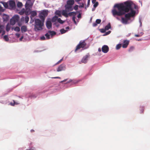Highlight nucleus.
<instances>
[{
    "label": "nucleus",
    "mask_w": 150,
    "mask_h": 150,
    "mask_svg": "<svg viewBox=\"0 0 150 150\" xmlns=\"http://www.w3.org/2000/svg\"><path fill=\"white\" fill-rule=\"evenodd\" d=\"M45 36L46 37L47 39H50V35L48 33H47L45 34Z\"/></svg>",
    "instance_id": "obj_35"
},
{
    "label": "nucleus",
    "mask_w": 150,
    "mask_h": 150,
    "mask_svg": "<svg viewBox=\"0 0 150 150\" xmlns=\"http://www.w3.org/2000/svg\"><path fill=\"white\" fill-rule=\"evenodd\" d=\"M10 26H9L8 25H7L6 27V31L8 32V31L10 30Z\"/></svg>",
    "instance_id": "obj_37"
},
{
    "label": "nucleus",
    "mask_w": 150,
    "mask_h": 150,
    "mask_svg": "<svg viewBox=\"0 0 150 150\" xmlns=\"http://www.w3.org/2000/svg\"><path fill=\"white\" fill-rule=\"evenodd\" d=\"M66 28L67 29H68L69 28V26H68V27H66Z\"/></svg>",
    "instance_id": "obj_60"
},
{
    "label": "nucleus",
    "mask_w": 150,
    "mask_h": 150,
    "mask_svg": "<svg viewBox=\"0 0 150 150\" xmlns=\"http://www.w3.org/2000/svg\"><path fill=\"white\" fill-rule=\"evenodd\" d=\"M90 3V0H88V5H89Z\"/></svg>",
    "instance_id": "obj_56"
},
{
    "label": "nucleus",
    "mask_w": 150,
    "mask_h": 150,
    "mask_svg": "<svg viewBox=\"0 0 150 150\" xmlns=\"http://www.w3.org/2000/svg\"><path fill=\"white\" fill-rule=\"evenodd\" d=\"M18 25H19V26H21V24H18Z\"/></svg>",
    "instance_id": "obj_64"
},
{
    "label": "nucleus",
    "mask_w": 150,
    "mask_h": 150,
    "mask_svg": "<svg viewBox=\"0 0 150 150\" xmlns=\"http://www.w3.org/2000/svg\"><path fill=\"white\" fill-rule=\"evenodd\" d=\"M78 6L77 5H76L73 8V9H74L75 10H77L78 9Z\"/></svg>",
    "instance_id": "obj_40"
},
{
    "label": "nucleus",
    "mask_w": 150,
    "mask_h": 150,
    "mask_svg": "<svg viewBox=\"0 0 150 150\" xmlns=\"http://www.w3.org/2000/svg\"><path fill=\"white\" fill-rule=\"evenodd\" d=\"M13 103H10V105L12 106H14L15 105H18L19 104L18 102H16L14 100H13Z\"/></svg>",
    "instance_id": "obj_28"
},
{
    "label": "nucleus",
    "mask_w": 150,
    "mask_h": 150,
    "mask_svg": "<svg viewBox=\"0 0 150 150\" xmlns=\"http://www.w3.org/2000/svg\"><path fill=\"white\" fill-rule=\"evenodd\" d=\"M101 22V20L100 19H97L96 20V23L97 24H100Z\"/></svg>",
    "instance_id": "obj_39"
},
{
    "label": "nucleus",
    "mask_w": 150,
    "mask_h": 150,
    "mask_svg": "<svg viewBox=\"0 0 150 150\" xmlns=\"http://www.w3.org/2000/svg\"><path fill=\"white\" fill-rule=\"evenodd\" d=\"M111 28V25L110 23H109L108 25L105 26V31H103V32H104L105 30H108L110 28Z\"/></svg>",
    "instance_id": "obj_19"
},
{
    "label": "nucleus",
    "mask_w": 150,
    "mask_h": 150,
    "mask_svg": "<svg viewBox=\"0 0 150 150\" xmlns=\"http://www.w3.org/2000/svg\"><path fill=\"white\" fill-rule=\"evenodd\" d=\"M93 27L96 26L97 25V23H94L93 24Z\"/></svg>",
    "instance_id": "obj_47"
},
{
    "label": "nucleus",
    "mask_w": 150,
    "mask_h": 150,
    "mask_svg": "<svg viewBox=\"0 0 150 150\" xmlns=\"http://www.w3.org/2000/svg\"><path fill=\"white\" fill-rule=\"evenodd\" d=\"M66 69V65L65 64H61L57 69V72L60 71L64 70Z\"/></svg>",
    "instance_id": "obj_6"
},
{
    "label": "nucleus",
    "mask_w": 150,
    "mask_h": 150,
    "mask_svg": "<svg viewBox=\"0 0 150 150\" xmlns=\"http://www.w3.org/2000/svg\"><path fill=\"white\" fill-rule=\"evenodd\" d=\"M13 29L14 31L16 32H19L20 30V28L18 26L16 27Z\"/></svg>",
    "instance_id": "obj_27"
},
{
    "label": "nucleus",
    "mask_w": 150,
    "mask_h": 150,
    "mask_svg": "<svg viewBox=\"0 0 150 150\" xmlns=\"http://www.w3.org/2000/svg\"><path fill=\"white\" fill-rule=\"evenodd\" d=\"M110 32H111V31H108V32H107L106 33L105 35H108L110 33Z\"/></svg>",
    "instance_id": "obj_50"
},
{
    "label": "nucleus",
    "mask_w": 150,
    "mask_h": 150,
    "mask_svg": "<svg viewBox=\"0 0 150 150\" xmlns=\"http://www.w3.org/2000/svg\"><path fill=\"white\" fill-rule=\"evenodd\" d=\"M98 2H97L96 3H95V4H94V5H93V6L94 7H96L98 6Z\"/></svg>",
    "instance_id": "obj_44"
},
{
    "label": "nucleus",
    "mask_w": 150,
    "mask_h": 150,
    "mask_svg": "<svg viewBox=\"0 0 150 150\" xmlns=\"http://www.w3.org/2000/svg\"><path fill=\"white\" fill-rule=\"evenodd\" d=\"M3 18L4 21H7L8 20L9 17L7 15L4 14L3 15Z\"/></svg>",
    "instance_id": "obj_16"
},
{
    "label": "nucleus",
    "mask_w": 150,
    "mask_h": 150,
    "mask_svg": "<svg viewBox=\"0 0 150 150\" xmlns=\"http://www.w3.org/2000/svg\"><path fill=\"white\" fill-rule=\"evenodd\" d=\"M55 13L56 15H58L59 17H61L62 16L61 12L59 11H56Z\"/></svg>",
    "instance_id": "obj_25"
},
{
    "label": "nucleus",
    "mask_w": 150,
    "mask_h": 150,
    "mask_svg": "<svg viewBox=\"0 0 150 150\" xmlns=\"http://www.w3.org/2000/svg\"><path fill=\"white\" fill-rule=\"evenodd\" d=\"M3 8L1 6H0V11H3Z\"/></svg>",
    "instance_id": "obj_51"
},
{
    "label": "nucleus",
    "mask_w": 150,
    "mask_h": 150,
    "mask_svg": "<svg viewBox=\"0 0 150 150\" xmlns=\"http://www.w3.org/2000/svg\"><path fill=\"white\" fill-rule=\"evenodd\" d=\"M16 22L12 18L10 20V23L12 25H14L15 24Z\"/></svg>",
    "instance_id": "obj_22"
},
{
    "label": "nucleus",
    "mask_w": 150,
    "mask_h": 150,
    "mask_svg": "<svg viewBox=\"0 0 150 150\" xmlns=\"http://www.w3.org/2000/svg\"><path fill=\"white\" fill-rule=\"evenodd\" d=\"M9 5L10 8L13 9L15 8V3L14 1L11 0L9 1Z\"/></svg>",
    "instance_id": "obj_10"
},
{
    "label": "nucleus",
    "mask_w": 150,
    "mask_h": 150,
    "mask_svg": "<svg viewBox=\"0 0 150 150\" xmlns=\"http://www.w3.org/2000/svg\"><path fill=\"white\" fill-rule=\"evenodd\" d=\"M55 25H56V26L58 27L59 26V24H57V23H55Z\"/></svg>",
    "instance_id": "obj_55"
},
{
    "label": "nucleus",
    "mask_w": 150,
    "mask_h": 150,
    "mask_svg": "<svg viewBox=\"0 0 150 150\" xmlns=\"http://www.w3.org/2000/svg\"><path fill=\"white\" fill-rule=\"evenodd\" d=\"M58 18V16H55L52 18L51 21L52 22H55L57 20V21Z\"/></svg>",
    "instance_id": "obj_20"
},
{
    "label": "nucleus",
    "mask_w": 150,
    "mask_h": 150,
    "mask_svg": "<svg viewBox=\"0 0 150 150\" xmlns=\"http://www.w3.org/2000/svg\"><path fill=\"white\" fill-rule=\"evenodd\" d=\"M129 41L127 40H124L122 47L123 48H126L129 44Z\"/></svg>",
    "instance_id": "obj_11"
},
{
    "label": "nucleus",
    "mask_w": 150,
    "mask_h": 150,
    "mask_svg": "<svg viewBox=\"0 0 150 150\" xmlns=\"http://www.w3.org/2000/svg\"><path fill=\"white\" fill-rule=\"evenodd\" d=\"M96 0H92V3L93 4H95L96 3Z\"/></svg>",
    "instance_id": "obj_53"
},
{
    "label": "nucleus",
    "mask_w": 150,
    "mask_h": 150,
    "mask_svg": "<svg viewBox=\"0 0 150 150\" xmlns=\"http://www.w3.org/2000/svg\"><path fill=\"white\" fill-rule=\"evenodd\" d=\"M40 40H45V38L44 36L41 37L40 38Z\"/></svg>",
    "instance_id": "obj_43"
},
{
    "label": "nucleus",
    "mask_w": 150,
    "mask_h": 150,
    "mask_svg": "<svg viewBox=\"0 0 150 150\" xmlns=\"http://www.w3.org/2000/svg\"><path fill=\"white\" fill-rule=\"evenodd\" d=\"M31 16H30V18L32 19L37 14V12L35 11H31L30 12Z\"/></svg>",
    "instance_id": "obj_15"
},
{
    "label": "nucleus",
    "mask_w": 150,
    "mask_h": 150,
    "mask_svg": "<svg viewBox=\"0 0 150 150\" xmlns=\"http://www.w3.org/2000/svg\"><path fill=\"white\" fill-rule=\"evenodd\" d=\"M29 21V17L26 16L25 18V23H27Z\"/></svg>",
    "instance_id": "obj_31"
},
{
    "label": "nucleus",
    "mask_w": 150,
    "mask_h": 150,
    "mask_svg": "<svg viewBox=\"0 0 150 150\" xmlns=\"http://www.w3.org/2000/svg\"><path fill=\"white\" fill-rule=\"evenodd\" d=\"M115 7L117 8L118 11L115 9L112 10V13L114 16H121L130 11V12L126 14L125 15V17L129 19L135 15L136 11L133 8L137 9V6L131 1H127L123 3L116 4Z\"/></svg>",
    "instance_id": "obj_1"
},
{
    "label": "nucleus",
    "mask_w": 150,
    "mask_h": 150,
    "mask_svg": "<svg viewBox=\"0 0 150 150\" xmlns=\"http://www.w3.org/2000/svg\"><path fill=\"white\" fill-rule=\"evenodd\" d=\"M86 44L84 41L82 42L80 41L79 44L76 46V49L75 50V52H76L78 50L81 48H84L86 45Z\"/></svg>",
    "instance_id": "obj_5"
},
{
    "label": "nucleus",
    "mask_w": 150,
    "mask_h": 150,
    "mask_svg": "<svg viewBox=\"0 0 150 150\" xmlns=\"http://www.w3.org/2000/svg\"><path fill=\"white\" fill-rule=\"evenodd\" d=\"M26 150H35V149L34 147H33L29 149H27Z\"/></svg>",
    "instance_id": "obj_46"
},
{
    "label": "nucleus",
    "mask_w": 150,
    "mask_h": 150,
    "mask_svg": "<svg viewBox=\"0 0 150 150\" xmlns=\"http://www.w3.org/2000/svg\"><path fill=\"white\" fill-rule=\"evenodd\" d=\"M60 31L61 32L62 34H63L66 33L67 31V30H65L64 29H62L60 30Z\"/></svg>",
    "instance_id": "obj_36"
},
{
    "label": "nucleus",
    "mask_w": 150,
    "mask_h": 150,
    "mask_svg": "<svg viewBox=\"0 0 150 150\" xmlns=\"http://www.w3.org/2000/svg\"><path fill=\"white\" fill-rule=\"evenodd\" d=\"M39 17L42 20V21H43L44 22V21L45 18V16L41 15V14L40 13Z\"/></svg>",
    "instance_id": "obj_24"
},
{
    "label": "nucleus",
    "mask_w": 150,
    "mask_h": 150,
    "mask_svg": "<svg viewBox=\"0 0 150 150\" xmlns=\"http://www.w3.org/2000/svg\"><path fill=\"white\" fill-rule=\"evenodd\" d=\"M57 21L59 23L61 24H62L64 22V21L62 20L60 18H58L57 20Z\"/></svg>",
    "instance_id": "obj_33"
},
{
    "label": "nucleus",
    "mask_w": 150,
    "mask_h": 150,
    "mask_svg": "<svg viewBox=\"0 0 150 150\" xmlns=\"http://www.w3.org/2000/svg\"><path fill=\"white\" fill-rule=\"evenodd\" d=\"M25 9L24 8L22 9L20 11H19V13L21 15H23L24 13H25Z\"/></svg>",
    "instance_id": "obj_23"
},
{
    "label": "nucleus",
    "mask_w": 150,
    "mask_h": 150,
    "mask_svg": "<svg viewBox=\"0 0 150 150\" xmlns=\"http://www.w3.org/2000/svg\"><path fill=\"white\" fill-rule=\"evenodd\" d=\"M1 3L3 4L5 8H7L8 7V4L7 3L4 2H1Z\"/></svg>",
    "instance_id": "obj_26"
},
{
    "label": "nucleus",
    "mask_w": 150,
    "mask_h": 150,
    "mask_svg": "<svg viewBox=\"0 0 150 150\" xmlns=\"http://www.w3.org/2000/svg\"><path fill=\"white\" fill-rule=\"evenodd\" d=\"M72 19V20L74 21V23H75L76 24V22L75 21L76 17H75V16H73Z\"/></svg>",
    "instance_id": "obj_41"
},
{
    "label": "nucleus",
    "mask_w": 150,
    "mask_h": 150,
    "mask_svg": "<svg viewBox=\"0 0 150 150\" xmlns=\"http://www.w3.org/2000/svg\"><path fill=\"white\" fill-rule=\"evenodd\" d=\"M66 14H67V16L64 15L63 14H62L63 16L67 18L69 16H75L76 14V13L74 12H69L68 13H66Z\"/></svg>",
    "instance_id": "obj_9"
},
{
    "label": "nucleus",
    "mask_w": 150,
    "mask_h": 150,
    "mask_svg": "<svg viewBox=\"0 0 150 150\" xmlns=\"http://www.w3.org/2000/svg\"><path fill=\"white\" fill-rule=\"evenodd\" d=\"M101 51V50L100 48H98V51L99 52H100Z\"/></svg>",
    "instance_id": "obj_57"
},
{
    "label": "nucleus",
    "mask_w": 150,
    "mask_h": 150,
    "mask_svg": "<svg viewBox=\"0 0 150 150\" xmlns=\"http://www.w3.org/2000/svg\"><path fill=\"white\" fill-rule=\"evenodd\" d=\"M66 80H67V79L64 80H63V81H62V82H65L66 81Z\"/></svg>",
    "instance_id": "obj_62"
},
{
    "label": "nucleus",
    "mask_w": 150,
    "mask_h": 150,
    "mask_svg": "<svg viewBox=\"0 0 150 150\" xmlns=\"http://www.w3.org/2000/svg\"><path fill=\"white\" fill-rule=\"evenodd\" d=\"M128 21V19L124 18H122V23L125 24H127Z\"/></svg>",
    "instance_id": "obj_21"
},
{
    "label": "nucleus",
    "mask_w": 150,
    "mask_h": 150,
    "mask_svg": "<svg viewBox=\"0 0 150 150\" xmlns=\"http://www.w3.org/2000/svg\"><path fill=\"white\" fill-rule=\"evenodd\" d=\"M52 78H53V79H59V78H60V77H52Z\"/></svg>",
    "instance_id": "obj_54"
},
{
    "label": "nucleus",
    "mask_w": 150,
    "mask_h": 150,
    "mask_svg": "<svg viewBox=\"0 0 150 150\" xmlns=\"http://www.w3.org/2000/svg\"><path fill=\"white\" fill-rule=\"evenodd\" d=\"M5 34V32L4 31V32H3V33H2V35L4 34Z\"/></svg>",
    "instance_id": "obj_61"
},
{
    "label": "nucleus",
    "mask_w": 150,
    "mask_h": 150,
    "mask_svg": "<svg viewBox=\"0 0 150 150\" xmlns=\"http://www.w3.org/2000/svg\"><path fill=\"white\" fill-rule=\"evenodd\" d=\"M31 0H27L25 4V14L27 16L29 15L30 13L31 10L30 8H28V7H32L34 1L32 2Z\"/></svg>",
    "instance_id": "obj_3"
},
{
    "label": "nucleus",
    "mask_w": 150,
    "mask_h": 150,
    "mask_svg": "<svg viewBox=\"0 0 150 150\" xmlns=\"http://www.w3.org/2000/svg\"><path fill=\"white\" fill-rule=\"evenodd\" d=\"M74 3V0H69L67 1L66 5L73 6Z\"/></svg>",
    "instance_id": "obj_12"
},
{
    "label": "nucleus",
    "mask_w": 150,
    "mask_h": 150,
    "mask_svg": "<svg viewBox=\"0 0 150 150\" xmlns=\"http://www.w3.org/2000/svg\"><path fill=\"white\" fill-rule=\"evenodd\" d=\"M46 25L47 28L50 29L52 28V23L50 21H48L46 23Z\"/></svg>",
    "instance_id": "obj_14"
},
{
    "label": "nucleus",
    "mask_w": 150,
    "mask_h": 150,
    "mask_svg": "<svg viewBox=\"0 0 150 150\" xmlns=\"http://www.w3.org/2000/svg\"><path fill=\"white\" fill-rule=\"evenodd\" d=\"M89 57V54L86 55L82 58L81 60V62L84 64L86 63L87 62L88 58Z\"/></svg>",
    "instance_id": "obj_8"
},
{
    "label": "nucleus",
    "mask_w": 150,
    "mask_h": 150,
    "mask_svg": "<svg viewBox=\"0 0 150 150\" xmlns=\"http://www.w3.org/2000/svg\"><path fill=\"white\" fill-rule=\"evenodd\" d=\"M134 36L136 37H139L141 36V35H139V34H135L134 35Z\"/></svg>",
    "instance_id": "obj_52"
},
{
    "label": "nucleus",
    "mask_w": 150,
    "mask_h": 150,
    "mask_svg": "<svg viewBox=\"0 0 150 150\" xmlns=\"http://www.w3.org/2000/svg\"><path fill=\"white\" fill-rule=\"evenodd\" d=\"M122 46V44H117L116 46V49L117 50L119 49Z\"/></svg>",
    "instance_id": "obj_30"
},
{
    "label": "nucleus",
    "mask_w": 150,
    "mask_h": 150,
    "mask_svg": "<svg viewBox=\"0 0 150 150\" xmlns=\"http://www.w3.org/2000/svg\"><path fill=\"white\" fill-rule=\"evenodd\" d=\"M65 9L63 10L62 11V14H63L64 15H67L66 13H68L70 11H72L73 8L72 6L65 5L64 6Z\"/></svg>",
    "instance_id": "obj_4"
},
{
    "label": "nucleus",
    "mask_w": 150,
    "mask_h": 150,
    "mask_svg": "<svg viewBox=\"0 0 150 150\" xmlns=\"http://www.w3.org/2000/svg\"><path fill=\"white\" fill-rule=\"evenodd\" d=\"M12 18L16 22L19 20V17L18 15H15Z\"/></svg>",
    "instance_id": "obj_18"
},
{
    "label": "nucleus",
    "mask_w": 150,
    "mask_h": 150,
    "mask_svg": "<svg viewBox=\"0 0 150 150\" xmlns=\"http://www.w3.org/2000/svg\"><path fill=\"white\" fill-rule=\"evenodd\" d=\"M16 35L18 38H19L20 36V34L19 33H16Z\"/></svg>",
    "instance_id": "obj_49"
},
{
    "label": "nucleus",
    "mask_w": 150,
    "mask_h": 150,
    "mask_svg": "<svg viewBox=\"0 0 150 150\" xmlns=\"http://www.w3.org/2000/svg\"><path fill=\"white\" fill-rule=\"evenodd\" d=\"M101 50L103 52L106 53L109 51V48L107 45H104L103 46Z\"/></svg>",
    "instance_id": "obj_7"
},
{
    "label": "nucleus",
    "mask_w": 150,
    "mask_h": 150,
    "mask_svg": "<svg viewBox=\"0 0 150 150\" xmlns=\"http://www.w3.org/2000/svg\"><path fill=\"white\" fill-rule=\"evenodd\" d=\"M49 33L50 35L52 36L55 35L56 34V32L54 31H49Z\"/></svg>",
    "instance_id": "obj_29"
},
{
    "label": "nucleus",
    "mask_w": 150,
    "mask_h": 150,
    "mask_svg": "<svg viewBox=\"0 0 150 150\" xmlns=\"http://www.w3.org/2000/svg\"><path fill=\"white\" fill-rule=\"evenodd\" d=\"M77 17L79 18H81V15L80 13H79L77 16Z\"/></svg>",
    "instance_id": "obj_48"
},
{
    "label": "nucleus",
    "mask_w": 150,
    "mask_h": 150,
    "mask_svg": "<svg viewBox=\"0 0 150 150\" xmlns=\"http://www.w3.org/2000/svg\"><path fill=\"white\" fill-rule=\"evenodd\" d=\"M63 58H62L55 65L58 64H59L62 61H63Z\"/></svg>",
    "instance_id": "obj_42"
},
{
    "label": "nucleus",
    "mask_w": 150,
    "mask_h": 150,
    "mask_svg": "<svg viewBox=\"0 0 150 150\" xmlns=\"http://www.w3.org/2000/svg\"><path fill=\"white\" fill-rule=\"evenodd\" d=\"M4 39L6 41H8L9 40V38L7 35H5L4 36Z\"/></svg>",
    "instance_id": "obj_32"
},
{
    "label": "nucleus",
    "mask_w": 150,
    "mask_h": 150,
    "mask_svg": "<svg viewBox=\"0 0 150 150\" xmlns=\"http://www.w3.org/2000/svg\"><path fill=\"white\" fill-rule=\"evenodd\" d=\"M22 5V3L21 2H18L17 4V6L18 7H21Z\"/></svg>",
    "instance_id": "obj_34"
},
{
    "label": "nucleus",
    "mask_w": 150,
    "mask_h": 150,
    "mask_svg": "<svg viewBox=\"0 0 150 150\" xmlns=\"http://www.w3.org/2000/svg\"><path fill=\"white\" fill-rule=\"evenodd\" d=\"M144 110V109H142V112H143Z\"/></svg>",
    "instance_id": "obj_63"
},
{
    "label": "nucleus",
    "mask_w": 150,
    "mask_h": 150,
    "mask_svg": "<svg viewBox=\"0 0 150 150\" xmlns=\"http://www.w3.org/2000/svg\"><path fill=\"white\" fill-rule=\"evenodd\" d=\"M134 49V47L133 46H132L130 47L129 50V52H132V51Z\"/></svg>",
    "instance_id": "obj_38"
},
{
    "label": "nucleus",
    "mask_w": 150,
    "mask_h": 150,
    "mask_svg": "<svg viewBox=\"0 0 150 150\" xmlns=\"http://www.w3.org/2000/svg\"><path fill=\"white\" fill-rule=\"evenodd\" d=\"M30 132H35V131L33 130V129H31V130H30Z\"/></svg>",
    "instance_id": "obj_58"
},
{
    "label": "nucleus",
    "mask_w": 150,
    "mask_h": 150,
    "mask_svg": "<svg viewBox=\"0 0 150 150\" xmlns=\"http://www.w3.org/2000/svg\"><path fill=\"white\" fill-rule=\"evenodd\" d=\"M40 13L45 17L47 16L48 15L47 12L46 11H43Z\"/></svg>",
    "instance_id": "obj_17"
},
{
    "label": "nucleus",
    "mask_w": 150,
    "mask_h": 150,
    "mask_svg": "<svg viewBox=\"0 0 150 150\" xmlns=\"http://www.w3.org/2000/svg\"><path fill=\"white\" fill-rule=\"evenodd\" d=\"M81 0H75V1L76 2H79V1H81Z\"/></svg>",
    "instance_id": "obj_59"
},
{
    "label": "nucleus",
    "mask_w": 150,
    "mask_h": 150,
    "mask_svg": "<svg viewBox=\"0 0 150 150\" xmlns=\"http://www.w3.org/2000/svg\"><path fill=\"white\" fill-rule=\"evenodd\" d=\"M81 4L79 6V7L83 8L84 6V5L83 3H80Z\"/></svg>",
    "instance_id": "obj_45"
},
{
    "label": "nucleus",
    "mask_w": 150,
    "mask_h": 150,
    "mask_svg": "<svg viewBox=\"0 0 150 150\" xmlns=\"http://www.w3.org/2000/svg\"><path fill=\"white\" fill-rule=\"evenodd\" d=\"M21 30L22 33H25L27 30V26L25 25L22 26L21 28Z\"/></svg>",
    "instance_id": "obj_13"
},
{
    "label": "nucleus",
    "mask_w": 150,
    "mask_h": 150,
    "mask_svg": "<svg viewBox=\"0 0 150 150\" xmlns=\"http://www.w3.org/2000/svg\"><path fill=\"white\" fill-rule=\"evenodd\" d=\"M44 22L41 21L39 19L35 20V29L36 31L42 30L44 25Z\"/></svg>",
    "instance_id": "obj_2"
}]
</instances>
